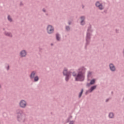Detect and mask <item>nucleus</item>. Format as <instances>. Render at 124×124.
Wrapping results in <instances>:
<instances>
[{
  "label": "nucleus",
  "mask_w": 124,
  "mask_h": 124,
  "mask_svg": "<svg viewBox=\"0 0 124 124\" xmlns=\"http://www.w3.org/2000/svg\"><path fill=\"white\" fill-rule=\"evenodd\" d=\"M35 71H33L31 72V74L30 76V79H33V78H34V76H35Z\"/></svg>",
  "instance_id": "nucleus-14"
},
{
  "label": "nucleus",
  "mask_w": 124,
  "mask_h": 124,
  "mask_svg": "<svg viewBox=\"0 0 124 124\" xmlns=\"http://www.w3.org/2000/svg\"><path fill=\"white\" fill-rule=\"evenodd\" d=\"M83 93H84V89H82L80 92L79 93L78 98H80L82 95L83 94Z\"/></svg>",
  "instance_id": "nucleus-19"
},
{
  "label": "nucleus",
  "mask_w": 124,
  "mask_h": 124,
  "mask_svg": "<svg viewBox=\"0 0 124 124\" xmlns=\"http://www.w3.org/2000/svg\"><path fill=\"white\" fill-rule=\"evenodd\" d=\"M16 121H17L19 124H25L26 121H27V117L25 115H23L24 114V110L21 108H17L16 110Z\"/></svg>",
  "instance_id": "nucleus-2"
},
{
  "label": "nucleus",
  "mask_w": 124,
  "mask_h": 124,
  "mask_svg": "<svg viewBox=\"0 0 124 124\" xmlns=\"http://www.w3.org/2000/svg\"><path fill=\"white\" fill-rule=\"evenodd\" d=\"M18 105L20 108H22L23 109H25L26 107H27V101L24 99H22L19 101Z\"/></svg>",
  "instance_id": "nucleus-5"
},
{
  "label": "nucleus",
  "mask_w": 124,
  "mask_h": 124,
  "mask_svg": "<svg viewBox=\"0 0 124 124\" xmlns=\"http://www.w3.org/2000/svg\"><path fill=\"white\" fill-rule=\"evenodd\" d=\"M65 30L67 31H70V27L69 26H66L65 27Z\"/></svg>",
  "instance_id": "nucleus-21"
},
{
  "label": "nucleus",
  "mask_w": 124,
  "mask_h": 124,
  "mask_svg": "<svg viewBox=\"0 0 124 124\" xmlns=\"http://www.w3.org/2000/svg\"><path fill=\"white\" fill-rule=\"evenodd\" d=\"M68 25H71V21H69L68 22Z\"/></svg>",
  "instance_id": "nucleus-30"
},
{
  "label": "nucleus",
  "mask_w": 124,
  "mask_h": 124,
  "mask_svg": "<svg viewBox=\"0 0 124 124\" xmlns=\"http://www.w3.org/2000/svg\"><path fill=\"white\" fill-rule=\"evenodd\" d=\"M50 45H51V46H53L54 45V44H53V43H51V44H50Z\"/></svg>",
  "instance_id": "nucleus-34"
},
{
  "label": "nucleus",
  "mask_w": 124,
  "mask_h": 124,
  "mask_svg": "<svg viewBox=\"0 0 124 124\" xmlns=\"http://www.w3.org/2000/svg\"><path fill=\"white\" fill-rule=\"evenodd\" d=\"M4 34L5 36H7L8 37L12 38L13 35H12V33L11 32H8L7 31H5L4 32Z\"/></svg>",
  "instance_id": "nucleus-11"
},
{
  "label": "nucleus",
  "mask_w": 124,
  "mask_h": 124,
  "mask_svg": "<svg viewBox=\"0 0 124 124\" xmlns=\"http://www.w3.org/2000/svg\"><path fill=\"white\" fill-rule=\"evenodd\" d=\"M42 11H43V12H44L45 13H46V10H45V8H43L42 9Z\"/></svg>",
  "instance_id": "nucleus-28"
},
{
  "label": "nucleus",
  "mask_w": 124,
  "mask_h": 124,
  "mask_svg": "<svg viewBox=\"0 0 124 124\" xmlns=\"http://www.w3.org/2000/svg\"><path fill=\"white\" fill-rule=\"evenodd\" d=\"M109 67L110 70L112 71V72H114V71H116V67L114 65V64L111 63L109 64Z\"/></svg>",
  "instance_id": "nucleus-10"
},
{
  "label": "nucleus",
  "mask_w": 124,
  "mask_h": 124,
  "mask_svg": "<svg viewBox=\"0 0 124 124\" xmlns=\"http://www.w3.org/2000/svg\"><path fill=\"white\" fill-rule=\"evenodd\" d=\"M95 5L96 7H98L99 10H103V9H104V7H103V5L102 4V3H100V2H99V1H97L95 3Z\"/></svg>",
  "instance_id": "nucleus-7"
},
{
  "label": "nucleus",
  "mask_w": 124,
  "mask_h": 124,
  "mask_svg": "<svg viewBox=\"0 0 124 124\" xmlns=\"http://www.w3.org/2000/svg\"><path fill=\"white\" fill-rule=\"evenodd\" d=\"M34 79V82H38L39 80V77H38V76H35L33 78Z\"/></svg>",
  "instance_id": "nucleus-18"
},
{
  "label": "nucleus",
  "mask_w": 124,
  "mask_h": 124,
  "mask_svg": "<svg viewBox=\"0 0 124 124\" xmlns=\"http://www.w3.org/2000/svg\"><path fill=\"white\" fill-rule=\"evenodd\" d=\"M7 66L6 67V68L7 69V70H9V68H10V66H9V64H6Z\"/></svg>",
  "instance_id": "nucleus-25"
},
{
  "label": "nucleus",
  "mask_w": 124,
  "mask_h": 124,
  "mask_svg": "<svg viewBox=\"0 0 124 124\" xmlns=\"http://www.w3.org/2000/svg\"><path fill=\"white\" fill-rule=\"evenodd\" d=\"M72 75L74 77H77V75L76 74L75 72H73L72 73Z\"/></svg>",
  "instance_id": "nucleus-24"
},
{
  "label": "nucleus",
  "mask_w": 124,
  "mask_h": 124,
  "mask_svg": "<svg viewBox=\"0 0 124 124\" xmlns=\"http://www.w3.org/2000/svg\"><path fill=\"white\" fill-rule=\"evenodd\" d=\"M3 31H5V28H3Z\"/></svg>",
  "instance_id": "nucleus-36"
},
{
  "label": "nucleus",
  "mask_w": 124,
  "mask_h": 124,
  "mask_svg": "<svg viewBox=\"0 0 124 124\" xmlns=\"http://www.w3.org/2000/svg\"><path fill=\"white\" fill-rule=\"evenodd\" d=\"M20 6H22L23 5V4L22 2H20Z\"/></svg>",
  "instance_id": "nucleus-32"
},
{
  "label": "nucleus",
  "mask_w": 124,
  "mask_h": 124,
  "mask_svg": "<svg viewBox=\"0 0 124 124\" xmlns=\"http://www.w3.org/2000/svg\"><path fill=\"white\" fill-rule=\"evenodd\" d=\"M90 93V90H88L85 92V95H87L88 94V93Z\"/></svg>",
  "instance_id": "nucleus-27"
},
{
  "label": "nucleus",
  "mask_w": 124,
  "mask_h": 124,
  "mask_svg": "<svg viewBox=\"0 0 124 124\" xmlns=\"http://www.w3.org/2000/svg\"><path fill=\"white\" fill-rule=\"evenodd\" d=\"M46 31L48 34L54 33V27L51 25H48L46 28Z\"/></svg>",
  "instance_id": "nucleus-6"
},
{
  "label": "nucleus",
  "mask_w": 124,
  "mask_h": 124,
  "mask_svg": "<svg viewBox=\"0 0 124 124\" xmlns=\"http://www.w3.org/2000/svg\"><path fill=\"white\" fill-rule=\"evenodd\" d=\"M95 81L96 79L95 78H93L90 81V83H87V87H90L91 85H94L95 84Z\"/></svg>",
  "instance_id": "nucleus-12"
},
{
  "label": "nucleus",
  "mask_w": 124,
  "mask_h": 124,
  "mask_svg": "<svg viewBox=\"0 0 124 124\" xmlns=\"http://www.w3.org/2000/svg\"><path fill=\"white\" fill-rule=\"evenodd\" d=\"M75 122V121H70V122H69V124H74V123Z\"/></svg>",
  "instance_id": "nucleus-26"
},
{
  "label": "nucleus",
  "mask_w": 124,
  "mask_h": 124,
  "mask_svg": "<svg viewBox=\"0 0 124 124\" xmlns=\"http://www.w3.org/2000/svg\"><path fill=\"white\" fill-rule=\"evenodd\" d=\"M92 76V72H88V74H87V77L88 78L91 77Z\"/></svg>",
  "instance_id": "nucleus-22"
},
{
  "label": "nucleus",
  "mask_w": 124,
  "mask_h": 124,
  "mask_svg": "<svg viewBox=\"0 0 124 124\" xmlns=\"http://www.w3.org/2000/svg\"><path fill=\"white\" fill-rule=\"evenodd\" d=\"M82 9H84V8H85V6L83 4H82Z\"/></svg>",
  "instance_id": "nucleus-33"
},
{
  "label": "nucleus",
  "mask_w": 124,
  "mask_h": 124,
  "mask_svg": "<svg viewBox=\"0 0 124 124\" xmlns=\"http://www.w3.org/2000/svg\"><path fill=\"white\" fill-rule=\"evenodd\" d=\"M115 31H116V33H119V30L116 29Z\"/></svg>",
  "instance_id": "nucleus-31"
},
{
  "label": "nucleus",
  "mask_w": 124,
  "mask_h": 124,
  "mask_svg": "<svg viewBox=\"0 0 124 124\" xmlns=\"http://www.w3.org/2000/svg\"><path fill=\"white\" fill-rule=\"evenodd\" d=\"M107 11H108V8L105 9L103 12H102V14H103V13H105V14H107Z\"/></svg>",
  "instance_id": "nucleus-23"
},
{
  "label": "nucleus",
  "mask_w": 124,
  "mask_h": 124,
  "mask_svg": "<svg viewBox=\"0 0 124 124\" xmlns=\"http://www.w3.org/2000/svg\"><path fill=\"white\" fill-rule=\"evenodd\" d=\"M67 69L64 67L62 72L63 76H65V80L66 82L69 81V79H70V77L71 76V73H72L71 71H67Z\"/></svg>",
  "instance_id": "nucleus-4"
},
{
  "label": "nucleus",
  "mask_w": 124,
  "mask_h": 124,
  "mask_svg": "<svg viewBox=\"0 0 124 124\" xmlns=\"http://www.w3.org/2000/svg\"><path fill=\"white\" fill-rule=\"evenodd\" d=\"M27 54V51L23 49L20 51L19 56L21 57V58H25V57H26Z\"/></svg>",
  "instance_id": "nucleus-9"
},
{
  "label": "nucleus",
  "mask_w": 124,
  "mask_h": 124,
  "mask_svg": "<svg viewBox=\"0 0 124 124\" xmlns=\"http://www.w3.org/2000/svg\"><path fill=\"white\" fill-rule=\"evenodd\" d=\"M87 69L84 66H82L78 69V72L75 78V81L83 82L85 80V73Z\"/></svg>",
  "instance_id": "nucleus-3"
},
{
  "label": "nucleus",
  "mask_w": 124,
  "mask_h": 124,
  "mask_svg": "<svg viewBox=\"0 0 124 124\" xmlns=\"http://www.w3.org/2000/svg\"><path fill=\"white\" fill-rule=\"evenodd\" d=\"M97 85L92 86L89 89V93H93V91H94L96 89Z\"/></svg>",
  "instance_id": "nucleus-13"
},
{
  "label": "nucleus",
  "mask_w": 124,
  "mask_h": 124,
  "mask_svg": "<svg viewBox=\"0 0 124 124\" xmlns=\"http://www.w3.org/2000/svg\"><path fill=\"white\" fill-rule=\"evenodd\" d=\"M109 119H113L114 118V113L110 112L108 114Z\"/></svg>",
  "instance_id": "nucleus-16"
},
{
  "label": "nucleus",
  "mask_w": 124,
  "mask_h": 124,
  "mask_svg": "<svg viewBox=\"0 0 124 124\" xmlns=\"http://www.w3.org/2000/svg\"><path fill=\"white\" fill-rule=\"evenodd\" d=\"M46 16H48V15H49V14H46Z\"/></svg>",
  "instance_id": "nucleus-35"
},
{
  "label": "nucleus",
  "mask_w": 124,
  "mask_h": 124,
  "mask_svg": "<svg viewBox=\"0 0 124 124\" xmlns=\"http://www.w3.org/2000/svg\"><path fill=\"white\" fill-rule=\"evenodd\" d=\"M8 20L9 21V22H12L13 21V20L12 19V18L11 17H10V16L8 15V17H7Z\"/></svg>",
  "instance_id": "nucleus-20"
},
{
  "label": "nucleus",
  "mask_w": 124,
  "mask_h": 124,
  "mask_svg": "<svg viewBox=\"0 0 124 124\" xmlns=\"http://www.w3.org/2000/svg\"><path fill=\"white\" fill-rule=\"evenodd\" d=\"M109 100H110V98H108L106 100V102H108V101H109Z\"/></svg>",
  "instance_id": "nucleus-29"
},
{
  "label": "nucleus",
  "mask_w": 124,
  "mask_h": 124,
  "mask_svg": "<svg viewBox=\"0 0 124 124\" xmlns=\"http://www.w3.org/2000/svg\"><path fill=\"white\" fill-rule=\"evenodd\" d=\"M56 39L57 41H61V35L59 33L56 34Z\"/></svg>",
  "instance_id": "nucleus-15"
},
{
  "label": "nucleus",
  "mask_w": 124,
  "mask_h": 124,
  "mask_svg": "<svg viewBox=\"0 0 124 124\" xmlns=\"http://www.w3.org/2000/svg\"><path fill=\"white\" fill-rule=\"evenodd\" d=\"M93 32V30L92 27V24H89V26L87 28V31L85 37L86 42L84 47V49H85V50H87L88 46H89L91 44V40L92 39Z\"/></svg>",
  "instance_id": "nucleus-1"
},
{
  "label": "nucleus",
  "mask_w": 124,
  "mask_h": 124,
  "mask_svg": "<svg viewBox=\"0 0 124 124\" xmlns=\"http://www.w3.org/2000/svg\"><path fill=\"white\" fill-rule=\"evenodd\" d=\"M80 25L81 26H84L86 24V22L85 21V20L86 19V16H80Z\"/></svg>",
  "instance_id": "nucleus-8"
},
{
  "label": "nucleus",
  "mask_w": 124,
  "mask_h": 124,
  "mask_svg": "<svg viewBox=\"0 0 124 124\" xmlns=\"http://www.w3.org/2000/svg\"><path fill=\"white\" fill-rule=\"evenodd\" d=\"M111 93H113V92H111Z\"/></svg>",
  "instance_id": "nucleus-37"
},
{
  "label": "nucleus",
  "mask_w": 124,
  "mask_h": 124,
  "mask_svg": "<svg viewBox=\"0 0 124 124\" xmlns=\"http://www.w3.org/2000/svg\"><path fill=\"white\" fill-rule=\"evenodd\" d=\"M72 119V116L70 115L66 120V123H68L70 122V120Z\"/></svg>",
  "instance_id": "nucleus-17"
}]
</instances>
